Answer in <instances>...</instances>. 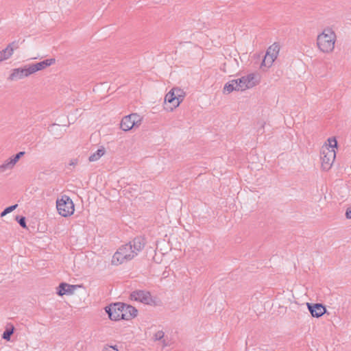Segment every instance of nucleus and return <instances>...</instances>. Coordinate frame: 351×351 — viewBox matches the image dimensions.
<instances>
[{"instance_id": "nucleus-11", "label": "nucleus", "mask_w": 351, "mask_h": 351, "mask_svg": "<svg viewBox=\"0 0 351 351\" xmlns=\"http://www.w3.org/2000/svg\"><path fill=\"white\" fill-rule=\"evenodd\" d=\"M32 74V73L30 66L28 65L23 68H17L13 69L8 79L11 81L18 80L28 77Z\"/></svg>"}, {"instance_id": "nucleus-14", "label": "nucleus", "mask_w": 351, "mask_h": 351, "mask_svg": "<svg viewBox=\"0 0 351 351\" xmlns=\"http://www.w3.org/2000/svg\"><path fill=\"white\" fill-rule=\"evenodd\" d=\"M308 308L313 317H319L322 316L326 311L325 306L321 304H309L307 303Z\"/></svg>"}, {"instance_id": "nucleus-20", "label": "nucleus", "mask_w": 351, "mask_h": 351, "mask_svg": "<svg viewBox=\"0 0 351 351\" xmlns=\"http://www.w3.org/2000/svg\"><path fill=\"white\" fill-rule=\"evenodd\" d=\"M106 153V149L104 147H101L99 148L95 153L92 154L89 156L90 162H95L97 161L101 156H103Z\"/></svg>"}, {"instance_id": "nucleus-1", "label": "nucleus", "mask_w": 351, "mask_h": 351, "mask_svg": "<svg viewBox=\"0 0 351 351\" xmlns=\"http://www.w3.org/2000/svg\"><path fill=\"white\" fill-rule=\"evenodd\" d=\"M145 244L144 238L136 237L131 242L121 245L114 254L111 263L119 265L134 258L143 250Z\"/></svg>"}, {"instance_id": "nucleus-29", "label": "nucleus", "mask_w": 351, "mask_h": 351, "mask_svg": "<svg viewBox=\"0 0 351 351\" xmlns=\"http://www.w3.org/2000/svg\"><path fill=\"white\" fill-rule=\"evenodd\" d=\"M7 215V213L3 210L1 213V217H3L4 216H5Z\"/></svg>"}, {"instance_id": "nucleus-28", "label": "nucleus", "mask_w": 351, "mask_h": 351, "mask_svg": "<svg viewBox=\"0 0 351 351\" xmlns=\"http://www.w3.org/2000/svg\"><path fill=\"white\" fill-rule=\"evenodd\" d=\"M77 163V159H73V160H71L69 165H75Z\"/></svg>"}, {"instance_id": "nucleus-5", "label": "nucleus", "mask_w": 351, "mask_h": 351, "mask_svg": "<svg viewBox=\"0 0 351 351\" xmlns=\"http://www.w3.org/2000/svg\"><path fill=\"white\" fill-rule=\"evenodd\" d=\"M56 208L58 213L62 217H66L73 214L75 208L72 199L64 195L56 201Z\"/></svg>"}, {"instance_id": "nucleus-13", "label": "nucleus", "mask_w": 351, "mask_h": 351, "mask_svg": "<svg viewBox=\"0 0 351 351\" xmlns=\"http://www.w3.org/2000/svg\"><path fill=\"white\" fill-rule=\"evenodd\" d=\"M55 62L56 60L54 58H50L36 64H29L32 73L33 74L38 71L43 70L45 68L53 64Z\"/></svg>"}, {"instance_id": "nucleus-25", "label": "nucleus", "mask_w": 351, "mask_h": 351, "mask_svg": "<svg viewBox=\"0 0 351 351\" xmlns=\"http://www.w3.org/2000/svg\"><path fill=\"white\" fill-rule=\"evenodd\" d=\"M104 351H119L115 346H106L104 348Z\"/></svg>"}, {"instance_id": "nucleus-6", "label": "nucleus", "mask_w": 351, "mask_h": 351, "mask_svg": "<svg viewBox=\"0 0 351 351\" xmlns=\"http://www.w3.org/2000/svg\"><path fill=\"white\" fill-rule=\"evenodd\" d=\"M185 96L184 91L180 88H173L165 95V101L171 104V110L179 106Z\"/></svg>"}, {"instance_id": "nucleus-16", "label": "nucleus", "mask_w": 351, "mask_h": 351, "mask_svg": "<svg viewBox=\"0 0 351 351\" xmlns=\"http://www.w3.org/2000/svg\"><path fill=\"white\" fill-rule=\"evenodd\" d=\"M239 66V63L236 59L228 60L223 64L222 70L223 72L232 75Z\"/></svg>"}, {"instance_id": "nucleus-2", "label": "nucleus", "mask_w": 351, "mask_h": 351, "mask_svg": "<svg viewBox=\"0 0 351 351\" xmlns=\"http://www.w3.org/2000/svg\"><path fill=\"white\" fill-rule=\"evenodd\" d=\"M337 147V141L335 137L328 138L322 146L320 159L323 170L328 171L331 168L336 158L335 148Z\"/></svg>"}, {"instance_id": "nucleus-8", "label": "nucleus", "mask_w": 351, "mask_h": 351, "mask_svg": "<svg viewBox=\"0 0 351 351\" xmlns=\"http://www.w3.org/2000/svg\"><path fill=\"white\" fill-rule=\"evenodd\" d=\"M280 47L278 44L274 43L267 50L266 54L261 63V67L269 68L277 58L279 53Z\"/></svg>"}, {"instance_id": "nucleus-12", "label": "nucleus", "mask_w": 351, "mask_h": 351, "mask_svg": "<svg viewBox=\"0 0 351 351\" xmlns=\"http://www.w3.org/2000/svg\"><path fill=\"white\" fill-rule=\"evenodd\" d=\"M130 297L132 300L138 301L145 304H150L153 302L151 294L146 291L138 290L133 291Z\"/></svg>"}, {"instance_id": "nucleus-17", "label": "nucleus", "mask_w": 351, "mask_h": 351, "mask_svg": "<svg viewBox=\"0 0 351 351\" xmlns=\"http://www.w3.org/2000/svg\"><path fill=\"white\" fill-rule=\"evenodd\" d=\"M233 91L240 92L237 79L228 82L227 83L225 84L223 88V93L224 94H230Z\"/></svg>"}, {"instance_id": "nucleus-9", "label": "nucleus", "mask_w": 351, "mask_h": 351, "mask_svg": "<svg viewBox=\"0 0 351 351\" xmlns=\"http://www.w3.org/2000/svg\"><path fill=\"white\" fill-rule=\"evenodd\" d=\"M24 154V152H20L16 155L12 156L9 158L4 160L3 162L0 165V173H5L8 171H11L19 162V159Z\"/></svg>"}, {"instance_id": "nucleus-24", "label": "nucleus", "mask_w": 351, "mask_h": 351, "mask_svg": "<svg viewBox=\"0 0 351 351\" xmlns=\"http://www.w3.org/2000/svg\"><path fill=\"white\" fill-rule=\"evenodd\" d=\"M17 206H18V204H14V205H13V206H9V207L6 208L4 210V211H5L7 214H8V213H10L12 212L13 210H14L17 208Z\"/></svg>"}, {"instance_id": "nucleus-22", "label": "nucleus", "mask_w": 351, "mask_h": 351, "mask_svg": "<svg viewBox=\"0 0 351 351\" xmlns=\"http://www.w3.org/2000/svg\"><path fill=\"white\" fill-rule=\"evenodd\" d=\"M14 332V328H11V329H6L3 333V339L7 340V341H10V336L13 334Z\"/></svg>"}, {"instance_id": "nucleus-19", "label": "nucleus", "mask_w": 351, "mask_h": 351, "mask_svg": "<svg viewBox=\"0 0 351 351\" xmlns=\"http://www.w3.org/2000/svg\"><path fill=\"white\" fill-rule=\"evenodd\" d=\"M58 289L59 290L58 291V294L59 295H63L64 294H72L75 289V286L66 283H61Z\"/></svg>"}, {"instance_id": "nucleus-21", "label": "nucleus", "mask_w": 351, "mask_h": 351, "mask_svg": "<svg viewBox=\"0 0 351 351\" xmlns=\"http://www.w3.org/2000/svg\"><path fill=\"white\" fill-rule=\"evenodd\" d=\"M164 337L165 332L162 330H157L154 333L152 339L154 341H160V340H162V339H163Z\"/></svg>"}, {"instance_id": "nucleus-27", "label": "nucleus", "mask_w": 351, "mask_h": 351, "mask_svg": "<svg viewBox=\"0 0 351 351\" xmlns=\"http://www.w3.org/2000/svg\"><path fill=\"white\" fill-rule=\"evenodd\" d=\"M346 217L348 219H351V206L347 208L346 212Z\"/></svg>"}, {"instance_id": "nucleus-10", "label": "nucleus", "mask_w": 351, "mask_h": 351, "mask_svg": "<svg viewBox=\"0 0 351 351\" xmlns=\"http://www.w3.org/2000/svg\"><path fill=\"white\" fill-rule=\"evenodd\" d=\"M122 306L123 303H115L106 307V311L111 320L118 321L123 319Z\"/></svg>"}, {"instance_id": "nucleus-23", "label": "nucleus", "mask_w": 351, "mask_h": 351, "mask_svg": "<svg viewBox=\"0 0 351 351\" xmlns=\"http://www.w3.org/2000/svg\"><path fill=\"white\" fill-rule=\"evenodd\" d=\"M160 341L162 348L171 346L172 344L171 341L167 337L165 336Z\"/></svg>"}, {"instance_id": "nucleus-7", "label": "nucleus", "mask_w": 351, "mask_h": 351, "mask_svg": "<svg viewBox=\"0 0 351 351\" xmlns=\"http://www.w3.org/2000/svg\"><path fill=\"white\" fill-rule=\"evenodd\" d=\"M141 122V117L136 113H132L123 117L120 125L123 131L127 132L135 127H138Z\"/></svg>"}, {"instance_id": "nucleus-18", "label": "nucleus", "mask_w": 351, "mask_h": 351, "mask_svg": "<svg viewBox=\"0 0 351 351\" xmlns=\"http://www.w3.org/2000/svg\"><path fill=\"white\" fill-rule=\"evenodd\" d=\"M15 47L14 43H12L8 45L5 49L0 51V62L9 59L13 54Z\"/></svg>"}, {"instance_id": "nucleus-4", "label": "nucleus", "mask_w": 351, "mask_h": 351, "mask_svg": "<svg viewBox=\"0 0 351 351\" xmlns=\"http://www.w3.org/2000/svg\"><path fill=\"white\" fill-rule=\"evenodd\" d=\"M240 92H244L256 86L261 82V76L256 73H248L237 79Z\"/></svg>"}, {"instance_id": "nucleus-3", "label": "nucleus", "mask_w": 351, "mask_h": 351, "mask_svg": "<svg viewBox=\"0 0 351 351\" xmlns=\"http://www.w3.org/2000/svg\"><path fill=\"white\" fill-rule=\"evenodd\" d=\"M336 35L331 29H325L317 36V45L318 49L324 53H330L335 49Z\"/></svg>"}, {"instance_id": "nucleus-15", "label": "nucleus", "mask_w": 351, "mask_h": 351, "mask_svg": "<svg viewBox=\"0 0 351 351\" xmlns=\"http://www.w3.org/2000/svg\"><path fill=\"white\" fill-rule=\"evenodd\" d=\"M121 312L123 313V319L125 320H130L135 317L137 315V310L134 307L123 303L121 308Z\"/></svg>"}, {"instance_id": "nucleus-26", "label": "nucleus", "mask_w": 351, "mask_h": 351, "mask_svg": "<svg viewBox=\"0 0 351 351\" xmlns=\"http://www.w3.org/2000/svg\"><path fill=\"white\" fill-rule=\"evenodd\" d=\"M19 224H20L23 228H26V223H25V217H22L19 220Z\"/></svg>"}]
</instances>
